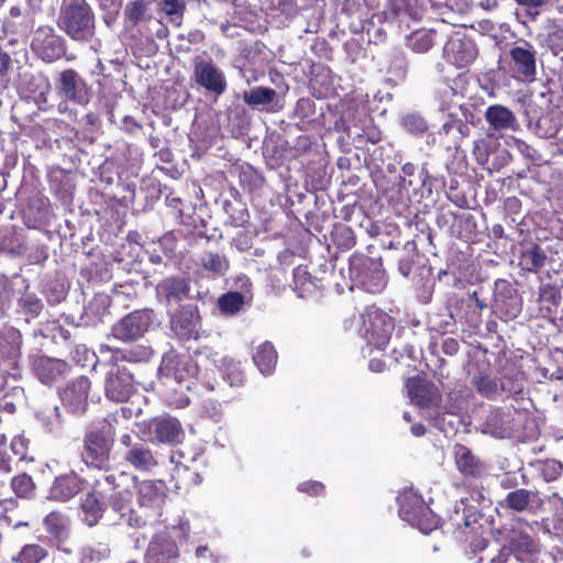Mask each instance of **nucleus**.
<instances>
[{
	"label": "nucleus",
	"mask_w": 563,
	"mask_h": 563,
	"mask_svg": "<svg viewBox=\"0 0 563 563\" xmlns=\"http://www.w3.org/2000/svg\"><path fill=\"white\" fill-rule=\"evenodd\" d=\"M412 49L417 53H426L433 46V33H416L411 37Z\"/></svg>",
	"instance_id": "603ef678"
},
{
	"label": "nucleus",
	"mask_w": 563,
	"mask_h": 563,
	"mask_svg": "<svg viewBox=\"0 0 563 563\" xmlns=\"http://www.w3.org/2000/svg\"><path fill=\"white\" fill-rule=\"evenodd\" d=\"M514 409L492 407L483 408L478 418L477 430L496 439H505L515 430Z\"/></svg>",
	"instance_id": "423d86ee"
},
{
	"label": "nucleus",
	"mask_w": 563,
	"mask_h": 563,
	"mask_svg": "<svg viewBox=\"0 0 563 563\" xmlns=\"http://www.w3.org/2000/svg\"><path fill=\"white\" fill-rule=\"evenodd\" d=\"M48 561V551L40 544H25L16 555L12 556L13 563H45Z\"/></svg>",
	"instance_id": "2f4dec72"
},
{
	"label": "nucleus",
	"mask_w": 563,
	"mask_h": 563,
	"mask_svg": "<svg viewBox=\"0 0 563 563\" xmlns=\"http://www.w3.org/2000/svg\"><path fill=\"white\" fill-rule=\"evenodd\" d=\"M58 25L75 41L88 42L95 35V15L86 0H64Z\"/></svg>",
	"instance_id": "f03ea898"
},
{
	"label": "nucleus",
	"mask_w": 563,
	"mask_h": 563,
	"mask_svg": "<svg viewBox=\"0 0 563 563\" xmlns=\"http://www.w3.org/2000/svg\"><path fill=\"white\" fill-rule=\"evenodd\" d=\"M55 91L63 100L58 104L59 112L67 110L66 101L84 104L89 98V88L86 80L73 68H67L58 73L55 79Z\"/></svg>",
	"instance_id": "39448f33"
},
{
	"label": "nucleus",
	"mask_w": 563,
	"mask_h": 563,
	"mask_svg": "<svg viewBox=\"0 0 563 563\" xmlns=\"http://www.w3.org/2000/svg\"><path fill=\"white\" fill-rule=\"evenodd\" d=\"M0 346L9 356H14L20 351L22 336L19 330L13 327L5 328L2 334Z\"/></svg>",
	"instance_id": "a18cd8bd"
},
{
	"label": "nucleus",
	"mask_w": 563,
	"mask_h": 563,
	"mask_svg": "<svg viewBox=\"0 0 563 563\" xmlns=\"http://www.w3.org/2000/svg\"><path fill=\"white\" fill-rule=\"evenodd\" d=\"M536 51L527 44L526 47L515 46L509 51L510 70L518 80L533 81L537 74Z\"/></svg>",
	"instance_id": "f3484780"
},
{
	"label": "nucleus",
	"mask_w": 563,
	"mask_h": 563,
	"mask_svg": "<svg viewBox=\"0 0 563 563\" xmlns=\"http://www.w3.org/2000/svg\"><path fill=\"white\" fill-rule=\"evenodd\" d=\"M521 262L525 269L537 273L545 265L547 254L539 245L534 244L522 253Z\"/></svg>",
	"instance_id": "58836bf2"
},
{
	"label": "nucleus",
	"mask_w": 563,
	"mask_h": 563,
	"mask_svg": "<svg viewBox=\"0 0 563 563\" xmlns=\"http://www.w3.org/2000/svg\"><path fill=\"white\" fill-rule=\"evenodd\" d=\"M323 485L320 482H305L298 486L300 492L309 495H320L323 492Z\"/></svg>",
	"instance_id": "13d9d810"
},
{
	"label": "nucleus",
	"mask_w": 563,
	"mask_h": 563,
	"mask_svg": "<svg viewBox=\"0 0 563 563\" xmlns=\"http://www.w3.org/2000/svg\"><path fill=\"white\" fill-rule=\"evenodd\" d=\"M148 9V3L145 0H135L131 2L125 10L129 21L136 25L145 15Z\"/></svg>",
	"instance_id": "8fccbe9b"
},
{
	"label": "nucleus",
	"mask_w": 563,
	"mask_h": 563,
	"mask_svg": "<svg viewBox=\"0 0 563 563\" xmlns=\"http://www.w3.org/2000/svg\"><path fill=\"white\" fill-rule=\"evenodd\" d=\"M246 301L245 295L239 291H229L218 299V308L224 316L239 313Z\"/></svg>",
	"instance_id": "473e14b6"
},
{
	"label": "nucleus",
	"mask_w": 563,
	"mask_h": 563,
	"mask_svg": "<svg viewBox=\"0 0 563 563\" xmlns=\"http://www.w3.org/2000/svg\"><path fill=\"white\" fill-rule=\"evenodd\" d=\"M479 512L477 507L466 504L464 498H461L455 505L450 521L461 532H465L467 528L475 531L478 523Z\"/></svg>",
	"instance_id": "a878e982"
},
{
	"label": "nucleus",
	"mask_w": 563,
	"mask_h": 563,
	"mask_svg": "<svg viewBox=\"0 0 563 563\" xmlns=\"http://www.w3.org/2000/svg\"><path fill=\"white\" fill-rule=\"evenodd\" d=\"M29 441L23 435H16L11 441V451L20 461L26 457Z\"/></svg>",
	"instance_id": "5fc2aeb1"
},
{
	"label": "nucleus",
	"mask_w": 563,
	"mask_h": 563,
	"mask_svg": "<svg viewBox=\"0 0 563 563\" xmlns=\"http://www.w3.org/2000/svg\"><path fill=\"white\" fill-rule=\"evenodd\" d=\"M170 462L175 464L173 476L188 483L199 484L201 482L198 472V456H186L183 452H175L170 455Z\"/></svg>",
	"instance_id": "393cba45"
},
{
	"label": "nucleus",
	"mask_w": 563,
	"mask_h": 563,
	"mask_svg": "<svg viewBox=\"0 0 563 563\" xmlns=\"http://www.w3.org/2000/svg\"><path fill=\"white\" fill-rule=\"evenodd\" d=\"M368 368L372 371V372H375V373H379L383 371L384 368V363L380 361V360H377V358H373L369 361L368 363Z\"/></svg>",
	"instance_id": "e2e57ef3"
},
{
	"label": "nucleus",
	"mask_w": 563,
	"mask_h": 563,
	"mask_svg": "<svg viewBox=\"0 0 563 563\" xmlns=\"http://www.w3.org/2000/svg\"><path fill=\"white\" fill-rule=\"evenodd\" d=\"M12 490L18 497L30 498L34 495L35 484L31 476L25 473L19 474L11 479Z\"/></svg>",
	"instance_id": "49530a36"
},
{
	"label": "nucleus",
	"mask_w": 563,
	"mask_h": 563,
	"mask_svg": "<svg viewBox=\"0 0 563 563\" xmlns=\"http://www.w3.org/2000/svg\"><path fill=\"white\" fill-rule=\"evenodd\" d=\"M90 389V380L86 376H80L64 388L60 393L63 405L75 415L85 412L87 408L88 391Z\"/></svg>",
	"instance_id": "6ab92c4d"
},
{
	"label": "nucleus",
	"mask_w": 563,
	"mask_h": 563,
	"mask_svg": "<svg viewBox=\"0 0 563 563\" xmlns=\"http://www.w3.org/2000/svg\"><path fill=\"white\" fill-rule=\"evenodd\" d=\"M473 384L476 390L488 399H496L501 394L500 385L489 376H476L473 378Z\"/></svg>",
	"instance_id": "c03bdc74"
},
{
	"label": "nucleus",
	"mask_w": 563,
	"mask_h": 563,
	"mask_svg": "<svg viewBox=\"0 0 563 563\" xmlns=\"http://www.w3.org/2000/svg\"><path fill=\"white\" fill-rule=\"evenodd\" d=\"M399 516L422 533L428 534L439 525V518L426 505L424 500L412 489L404 490L399 497Z\"/></svg>",
	"instance_id": "20e7f679"
},
{
	"label": "nucleus",
	"mask_w": 563,
	"mask_h": 563,
	"mask_svg": "<svg viewBox=\"0 0 563 563\" xmlns=\"http://www.w3.org/2000/svg\"><path fill=\"white\" fill-rule=\"evenodd\" d=\"M496 289H497V291H500L503 289L508 294H510L512 291L510 285L506 280L496 282Z\"/></svg>",
	"instance_id": "338daca9"
},
{
	"label": "nucleus",
	"mask_w": 563,
	"mask_h": 563,
	"mask_svg": "<svg viewBox=\"0 0 563 563\" xmlns=\"http://www.w3.org/2000/svg\"><path fill=\"white\" fill-rule=\"evenodd\" d=\"M238 280L240 282V287L245 290V291H249L250 290V287H251V282L250 279L246 277V276H241L238 278Z\"/></svg>",
	"instance_id": "774afa93"
},
{
	"label": "nucleus",
	"mask_w": 563,
	"mask_h": 563,
	"mask_svg": "<svg viewBox=\"0 0 563 563\" xmlns=\"http://www.w3.org/2000/svg\"><path fill=\"white\" fill-rule=\"evenodd\" d=\"M534 497V493L525 488H518L508 493L500 506L516 511L522 512L529 509V506Z\"/></svg>",
	"instance_id": "7c9ffc66"
},
{
	"label": "nucleus",
	"mask_w": 563,
	"mask_h": 563,
	"mask_svg": "<svg viewBox=\"0 0 563 563\" xmlns=\"http://www.w3.org/2000/svg\"><path fill=\"white\" fill-rule=\"evenodd\" d=\"M124 460L133 466L135 470L141 472H150L157 465V457L151 450L150 445L137 440L124 452Z\"/></svg>",
	"instance_id": "4be33fe9"
},
{
	"label": "nucleus",
	"mask_w": 563,
	"mask_h": 563,
	"mask_svg": "<svg viewBox=\"0 0 563 563\" xmlns=\"http://www.w3.org/2000/svg\"><path fill=\"white\" fill-rule=\"evenodd\" d=\"M350 271L368 292H380L386 286L385 272L379 261L369 257H355L351 261Z\"/></svg>",
	"instance_id": "1a4fd4ad"
},
{
	"label": "nucleus",
	"mask_w": 563,
	"mask_h": 563,
	"mask_svg": "<svg viewBox=\"0 0 563 563\" xmlns=\"http://www.w3.org/2000/svg\"><path fill=\"white\" fill-rule=\"evenodd\" d=\"M31 46L47 63L60 58L65 53L63 38L51 26L38 27L34 33Z\"/></svg>",
	"instance_id": "2eb2a0df"
},
{
	"label": "nucleus",
	"mask_w": 563,
	"mask_h": 563,
	"mask_svg": "<svg viewBox=\"0 0 563 563\" xmlns=\"http://www.w3.org/2000/svg\"><path fill=\"white\" fill-rule=\"evenodd\" d=\"M276 91L268 87H255L243 92V101L255 108L258 106H266L274 101Z\"/></svg>",
	"instance_id": "f704fd0d"
},
{
	"label": "nucleus",
	"mask_w": 563,
	"mask_h": 563,
	"mask_svg": "<svg viewBox=\"0 0 563 563\" xmlns=\"http://www.w3.org/2000/svg\"><path fill=\"white\" fill-rule=\"evenodd\" d=\"M510 549L516 552L515 555H532L539 551L538 543L525 531L512 529L509 534Z\"/></svg>",
	"instance_id": "c756f323"
},
{
	"label": "nucleus",
	"mask_w": 563,
	"mask_h": 563,
	"mask_svg": "<svg viewBox=\"0 0 563 563\" xmlns=\"http://www.w3.org/2000/svg\"><path fill=\"white\" fill-rule=\"evenodd\" d=\"M0 520H2L8 527L12 528L27 526V522L23 521L18 516V501L14 498H4L0 500Z\"/></svg>",
	"instance_id": "e433bc0d"
},
{
	"label": "nucleus",
	"mask_w": 563,
	"mask_h": 563,
	"mask_svg": "<svg viewBox=\"0 0 563 563\" xmlns=\"http://www.w3.org/2000/svg\"><path fill=\"white\" fill-rule=\"evenodd\" d=\"M109 550L106 547L95 549L92 547H84L80 550L81 563L101 561L108 556Z\"/></svg>",
	"instance_id": "864d4df0"
},
{
	"label": "nucleus",
	"mask_w": 563,
	"mask_h": 563,
	"mask_svg": "<svg viewBox=\"0 0 563 563\" xmlns=\"http://www.w3.org/2000/svg\"><path fill=\"white\" fill-rule=\"evenodd\" d=\"M196 558L199 563H214L211 551L205 545H200L196 549Z\"/></svg>",
	"instance_id": "bf43d9fd"
},
{
	"label": "nucleus",
	"mask_w": 563,
	"mask_h": 563,
	"mask_svg": "<svg viewBox=\"0 0 563 563\" xmlns=\"http://www.w3.org/2000/svg\"><path fill=\"white\" fill-rule=\"evenodd\" d=\"M501 393L510 397H519L523 391V375L517 373L514 376H504L500 380Z\"/></svg>",
	"instance_id": "09e8293b"
},
{
	"label": "nucleus",
	"mask_w": 563,
	"mask_h": 563,
	"mask_svg": "<svg viewBox=\"0 0 563 563\" xmlns=\"http://www.w3.org/2000/svg\"><path fill=\"white\" fill-rule=\"evenodd\" d=\"M194 366L186 356H180L174 351L165 353L158 367L159 378L166 385L177 384L180 388H191Z\"/></svg>",
	"instance_id": "6e6552de"
},
{
	"label": "nucleus",
	"mask_w": 563,
	"mask_h": 563,
	"mask_svg": "<svg viewBox=\"0 0 563 563\" xmlns=\"http://www.w3.org/2000/svg\"><path fill=\"white\" fill-rule=\"evenodd\" d=\"M148 429L154 439L161 443L174 444L180 441L183 430L179 421L170 417H159L153 419Z\"/></svg>",
	"instance_id": "412c9836"
},
{
	"label": "nucleus",
	"mask_w": 563,
	"mask_h": 563,
	"mask_svg": "<svg viewBox=\"0 0 563 563\" xmlns=\"http://www.w3.org/2000/svg\"><path fill=\"white\" fill-rule=\"evenodd\" d=\"M133 375L125 366L112 365L104 379L106 396L114 402L126 401L135 393Z\"/></svg>",
	"instance_id": "9b49d317"
},
{
	"label": "nucleus",
	"mask_w": 563,
	"mask_h": 563,
	"mask_svg": "<svg viewBox=\"0 0 563 563\" xmlns=\"http://www.w3.org/2000/svg\"><path fill=\"white\" fill-rule=\"evenodd\" d=\"M510 549H501L499 553L490 560V563H507Z\"/></svg>",
	"instance_id": "052dcab7"
},
{
	"label": "nucleus",
	"mask_w": 563,
	"mask_h": 563,
	"mask_svg": "<svg viewBox=\"0 0 563 563\" xmlns=\"http://www.w3.org/2000/svg\"><path fill=\"white\" fill-rule=\"evenodd\" d=\"M37 419L46 432L54 435H59L63 433L64 420L57 407L37 413Z\"/></svg>",
	"instance_id": "c9c22d12"
},
{
	"label": "nucleus",
	"mask_w": 563,
	"mask_h": 563,
	"mask_svg": "<svg viewBox=\"0 0 563 563\" xmlns=\"http://www.w3.org/2000/svg\"><path fill=\"white\" fill-rule=\"evenodd\" d=\"M562 471L561 463L556 461H548L542 467V475L547 482L556 479Z\"/></svg>",
	"instance_id": "6e6d98bb"
},
{
	"label": "nucleus",
	"mask_w": 563,
	"mask_h": 563,
	"mask_svg": "<svg viewBox=\"0 0 563 563\" xmlns=\"http://www.w3.org/2000/svg\"><path fill=\"white\" fill-rule=\"evenodd\" d=\"M253 361L263 375H269L277 363V352L271 342L260 344L254 354Z\"/></svg>",
	"instance_id": "c85d7f7f"
},
{
	"label": "nucleus",
	"mask_w": 563,
	"mask_h": 563,
	"mask_svg": "<svg viewBox=\"0 0 563 563\" xmlns=\"http://www.w3.org/2000/svg\"><path fill=\"white\" fill-rule=\"evenodd\" d=\"M485 119L494 130L514 129L516 124L515 113L507 107L494 104L487 108Z\"/></svg>",
	"instance_id": "cd10ccee"
},
{
	"label": "nucleus",
	"mask_w": 563,
	"mask_h": 563,
	"mask_svg": "<svg viewBox=\"0 0 563 563\" xmlns=\"http://www.w3.org/2000/svg\"><path fill=\"white\" fill-rule=\"evenodd\" d=\"M166 496V487L162 482L143 481L136 485L137 504L147 517L162 516Z\"/></svg>",
	"instance_id": "4468645a"
},
{
	"label": "nucleus",
	"mask_w": 563,
	"mask_h": 563,
	"mask_svg": "<svg viewBox=\"0 0 563 563\" xmlns=\"http://www.w3.org/2000/svg\"><path fill=\"white\" fill-rule=\"evenodd\" d=\"M0 471L3 473L12 471L10 459L2 452H0Z\"/></svg>",
	"instance_id": "680f3d73"
},
{
	"label": "nucleus",
	"mask_w": 563,
	"mask_h": 563,
	"mask_svg": "<svg viewBox=\"0 0 563 563\" xmlns=\"http://www.w3.org/2000/svg\"><path fill=\"white\" fill-rule=\"evenodd\" d=\"M82 489L84 481L75 472H69L55 478L48 492V499L67 501Z\"/></svg>",
	"instance_id": "aec40b11"
},
{
	"label": "nucleus",
	"mask_w": 563,
	"mask_h": 563,
	"mask_svg": "<svg viewBox=\"0 0 563 563\" xmlns=\"http://www.w3.org/2000/svg\"><path fill=\"white\" fill-rule=\"evenodd\" d=\"M393 331V319L385 312L373 309L364 316L362 335L369 345L383 350L388 344Z\"/></svg>",
	"instance_id": "9d476101"
},
{
	"label": "nucleus",
	"mask_w": 563,
	"mask_h": 563,
	"mask_svg": "<svg viewBox=\"0 0 563 563\" xmlns=\"http://www.w3.org/2000/svg\"><path fill=\"white\" fill-rule=\"evenodd\" d=\"M154 321L155 313L152 309L134 310L112 327L111 335L122 342L136 341L150 330Z\"/></svg>",
	"instance_id": "0eeeda50"
},
{
	"label": "nucleus",
	"mask_w": 563,
	"mask_h": 563,
	"mask_svg": "<svg viewBox=\"0 0 563 563\" xmlns=\"http://www.w3.org/2000/svg\"><path fill=\"white\" fill-rule=\"evenodd\" d=\"M444 186L448 187V197L450 200L460 207L465 203V197L456 191L459 188V181L456 178H450V181L444 183Z\"/></svg>",
	"instance_id": "4d7b16f0"
},
{
	"label": "nucleus",
	"mask_w": 563,
	"mask_h": 563,
	"mask_svg": "<svg viewBox=\"0 0 563 563\" xmlns=\"http://www.w3.org/2000/svg\"><path fill=\"white\" fill-rule=\"evenodd\" d=\"M200 265L217 276H222L229 269V261L219 253H205L200 258Z\"/></svg>",
	"instance_id": "ea45409f"
},
{
	"label": "nucleus",
	"mask_w": 563,
	"mask_h": 563,
	"mask_svg": "<svg viewBox=\"0 0 563 563\" xmlns=\"http://www.w3.org/2000/svg\"><path fill=\"white\" fill-rule=\"evenodd\" d=\"M155 290L157 301L166 307H172L190 297L189 282L178 276H169L162 279Z\"/></svg>",
	"instance_id": "a211bd4d"
},
{
	"label": "nucleus",
	"mask_w": 563,
	"mask_h": 563,
	"mask_svg": "<svg viewBox=\"0 0 563 563\" xmlns=\"http://www.w3.org/2000/svg\"><path fill=\"white\" fill-rule=\"evenodd\" d=\"M44 527L57 540H63L68 536V519L60 512L48 514L44 519Z\"/></svg>",
	"instance_id": "72a5a7b5"
},
{
	"label": "nucleus",
	"mask_w": 563,
	"mask_h": 563,
	"mask_svg": "<svg viewBox=\"0 0 563 563\" xmlns=\"http://www.w3.org/2000/svg\"><path fill=\"white\" fill-rule=\"evenodd\" d=\"M408 394L412 402L423 408L437 407L441 401L438 389L433 385L420 380L408 383Z\"/></svg>",
	"instance_id": "bb28decb"
},
{
	"label": "nucleus",
	"mask_w": 563,
	"mask_h": 563,
	"mask_svg": "<svg viewBox=\"0 0 563 563\" xmlns=\"http://www.w3.org/2000/svg\"><path fill=\"white\" fill-rule=\"evenodd\" d=\"M18 305L20 311L27 317V321L30 319L37 318L41 314L44 307L42 300L35 294L32 292H24L19 299Z\"/></svg>",
	"instance_id": "79ce46f5"
},
{
	"label": "nucleus",
	"mask_w": 563,
	"mask_h": 563,
	"mask_svg": "<svg viewBox=\"0 0 563 563\" xmlns=\"http://www.w3.org/2000/svg\"><path fill=\"white\" fill-rule=\"evenodd\" d=\"M82 520L90 527L101 518L102 507L96 493L88 494L81 504Z\"/></svg>",
	"instance_id": "4c0bfd02"
},
{
	"label": "nucleus",
	"mask_w": 563,
	"mask_h": 563,
	"mask_svg": "<svg viewBox=\"0 0 563 563\" xmlns=\"http://www.w3.org/2000/svg\"><path fill=\"white\" fill-rule=\"evenodd\" d=\"M114 441V428L109 421H102L90 429L84 439L81 459L90 467L108 466L110 452Z\"/></svg>",
	"instance_id": "7ed1b4c3"
},
{
	"label": "nucleus",
	"mask_w": 563,
	"mask_h": 563,
	"mask_svg": "<svg viewBox=\"0 0 563 563\" xmlns=\"http://www.w3.org/2000/svg\"><path fill=\"white\" fill-rule=\"evenodd\" d=\"M132 493L129 489L115 486L110 495V506L119 515V523H125L132 528L146 526L150 518L139 515L131 507Z\"/></svg>",
	"instance_id": "dca6fc26"
},
{
	"label": "nucleus",
	"mask_w": 563,
	"mask_h": 563,
	"mask_svg": "<svg viewBox=\"0 0 563 563\" xmlns=\"http://www.w3.org/2000/svg\"><path fill=\"white\" fill-rule=\"evenodd\" d=\"M454 460L457 470L465 476L481 477L486 473V465L467 446H454Z\"/></svg>",
	"instance_id": "b1692460"
},
{
	"label": "nucleus",
	"mask_w": 563,
	"mask_h": 563,
	"mask_svg": "<svg viewBox=\"0 0 563 563\" xmlns=\"http://www.w3.org/2000/svg\"><path fill=\"white\" fill-rule=\"evenodd\" d=\"M162 10L168 16L169 21L180 25L186 9L185 0H161Z\"/></svg>",
	"instance_id": "de8ad7c7"
},
{
	"label": "nucleus",
	"mask_w": 563,
	"mask_h": 563,
	"mask_svg": "<svg viewBox=\"0 0 563 563\" xmlns=\"http://www.w3.org/2000/svg\"><path fill=\"white\" fill-rule=\"evenodd\" d=\"M190 533L189 520L179 517L176 523L156 530L148 542L145 563H177L180 556L178 541L187 540Z\"/></svg>",
	"instance_id": "f257e3e1"
},
{
	"label": "nucleus",
	"mask_w": 563,
	"mask_h": 563,
	"mask_svg": "<svg viewBox=\"0 0 563 563\" xmlns=\"http://www.w3.org/2000/svg\"><path fill=\"white\" fill-rule=\"evenodd\" d=\"M517 3L521 5L528 7H541L543 4V0H516Z\"/></svg>",
	"instance_id": "0e129e2a"
},
{
	"label": "nucleus",
	"mask_w": 563,
	"mask_h": 563,
	"mask_svg": "<svg viewBox=\"0 0 563 563\" xmlns=\"http://www.w3.org/2000/svg\"><path fill=\"white\" fill-rule=\"evenodd\" d=\"M99 352L101 354H103L106 352H110V353H112V358H114L115 361L124 360V361L132 362V363L140 362L144 358H147L151 354L150 351L146 349H143L141 351H134V350L122 351V350L112 347L109 344H100Z\"/></svg>",
	"instance_id": "a19ab883"
},
{
	"label": "nucleus",
	"mask_w": 563,
	"mask_h": 563,
	"mask_svg": "<svg viewBox=\"0 0 563 563\" xmlns=\"http://www.w3.org/2000/svg\"><path fill=\"white\" fill-rule=\"evenodd\" d=\"M295 289L299 297H307L316 289V284L305 267L298 266L294 269Z\"/></svg>",
	"instance_id": "37998d69"
},
{
	"label": "nucleus",
	"mask_w": 563,
	"mask_h": 563,
	"mask_svg": "<svg viewBox=\"0 0 563 563\" xmlns=\"http://www.w3.org/2000/svg\"><path fill=\"white\" fill-rule=\"evenodd\" d=\"M424 431H426V429H424L423 424H421V423H415L411 426V432L416 437L423 435Z\"/></svg>",
	"instance_id": "69168bd1"
},
{
	"label": "nucleus",
	"mask_w": 563,
	"mask_h": 563,
	"mask_svg": "<svg viewBox=\"0 0 563 563\" xmlns=\"http://www.w3.org/2000/svg\"><path fill=\"white\" fill-rule=\"evenodd\" d=\"M33 368L40 380L46 385L53 384L64 377L69 371V366L66 362L47 356L37 357L34 361Z\"/></svg>",
	"instance_id": "5701e85b"
},
{
	"label": "nucleus",
	"mask_w": 563,
	"mask_h": 563,
	"mask_svg": "<svg viewBox=\"0 0 563 563\" xmlns=\"http://www.w3.org/2000/svg\"><path fill=\"white\" fill-rule=\"evenodd\" d=\"M169 327L179 339H197L201 327L198 307L188 303L177 308L174 312L169 313Z\"/></svg>",
	"instance_id": "f8f14e48"
},
{
	"label": "nucleus",
	"mask_w": 563,
	"mask_h": 563,
	"mask_svg": "<svg viewBox=\"0 0 563 563\" xmlns=\"http://www.w3.org/2000/svg\"><path fill=\"white\" fill-rule=\"evenodd\" d=\"M402 126L412 134H421L427 130V124L422 117L410 113L401 119Z\"/></svg>",
	"instance_id": "3c124183"
},
{
	"label": "nucleus",
	"mask_w": 563,
	"mask_h": 563,
	"mask_svg": "<svg viewBox=\"0 0 563 563\" xmlns=\"http://www.w3.org/2000/svg\"><path fill=\"white\" fill-rule=\"evenodd\" d=\"M192 78L199 87L216 95H221L227 89V79L223 71L211 59H206L202 56L194 58Z\"/></svg>",
	"instance_id": "ddd939ff"
}]
</instances>
